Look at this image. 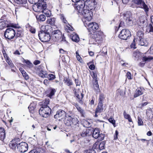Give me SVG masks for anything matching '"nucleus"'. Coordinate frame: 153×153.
<instances>
[{
	"mask_svg": "<svg viewBox=\"0 0 153 153\" xmlns=\"http://www.w3.org/2000/svg\"><path fill=\"white\" fill-rule=\"evenodd\" d=\"M123 115L124 118L127 119L129 122H132V120L129 114H127L125 111H124L123 112Z\"/></svg>",
	"mask_w": 153,
	"mask_h": 153,
	"instance_id": "4c0bfd02",
	"label": "nucleus"
},
{
	"mask_svg": "<svg viewBox=\"0 0 153 153\" xmlns=\"http://www.w3.org/2000/svg\"><path fill=\"white\" fill-rule=\"evenodd\" d=\"M136 4L139 5L141 8L144 9L146 11H148L147 6L145 4L143 0H132Z\"/></svg>",
	"mask_w": 153,
	"mask_h": 153,
	"instance_id": "ddd939ff",
	"label": "nucleus"
},
{
	"mask_svg": "<svg viewBox=\"0 0 153 153\" xmlns=\"http://www.w3.org/2000/svg\"><path fill=\"white\" fill-rule=\"evenodd\" d=\"M15 30L11 27L7 29L4 34L5 38L8 39H13L15 36Z\"/></svg>",
	"mask_w": 153,
	"mask_h": 153,
	"instance_id": "20e7f679",
	"label": "nucleus"
},
{
	"mask_svg": "<svg viewBox=\"0 0 153 153\" xmlns=\"http://www.w3.org/2000/svg\"><path fill=\"white\" fill-rule=\"evenodd\" d=\"M56 91V90L55 89L50 88L47 91V96L51 98L52 96L54 95Z\"/></svg>",
	"mask_w": 153,
	"mask_h": 153,
	"instance_id": "6ab92c4d",
	"label": "nucleus"
},
{
	"mask_svg": "<svg viewBox=\"0 0 153 153\" xmlns=\"http://www.w3.org/2000/svg\"><path fill=\"white\" fill-rule=\"evenodd\" d=\"M140 55V53L138 51H134L133 53V56L137 58H138Z\"/></svg>",
	"mask_w": 153,
	"mask_h": 153,
	"instance_id": "0e129e2a",
	"label": "nucleus"
},
{
	"mask_svg": "<svg viewBox=\"0 0 153 153\" xmlns=\"http://www.w3.org/2000/svg\"><path fill=\"white\" fill-rule=\"evenodd\" d=\"M66 116V113L64 111L60 109L58 110L56 114L54 115L55 119H59V121L61 120L62 119L65 118Z\"/></svg>",
	"mask_w": 153,
	"mask_h": 153,
	"instance_id": "9b49d317",
	"label": "nucleus"
},
{
	"mask_svg": "<svg viewBox=\"0 0 153 153\" xmlns=\"http://www.w3.org/2000/svg\"><path fill=\"white\" fill-rule=\"evenodd\" d=\"M95 0H87L85 2V5L86 4V6L85 8L87 9H89V10L91 11L94 9L95 8Z\"/></svg>",
	"mask_w": 153,
	"mask_h": 153,
	"instance_id": "f8f14e48",
	"label": "nucleus"
},
{
	"mask_svg": "<svg viewBox=\"0 0 153 153\" xmlns=\"http://www.w3.org/2000/svg\"><path fill=\"white\" fill-rule=\"evenodd\" d=\"M108 121L111 123L114 127H115V121L113 118H110L108 120Z\"/></svg>",
	"mask_w": 153,
	"mask_h": 153,
	"instance_id": "5fc2aeb1",
	"label": "nucleus"
},
{
	"mask_svg": "<svg viewBox=\"0 0 153 153\" xmlns=\"http://www.w3.org/2000/svg\"><path fill=\"white\" fill-rule=\"evenodd\" d=\"M78 111L82 115L84 114V111L78 105H76L75 106Z\"/></svg>",
	"mask_w": 153,
	"mask_h": 153,
	"instance_id": "de8ad7c7",
	"label": "nucleus"
},
{
	"mask_svg": "<svg viewBox=\"0 0 153 153\" xmlns=\"http://www.w3.org/2000/svg\"><path fill=\"white\" fill-rule=\"evenodd\" d=\"M99 148L100 150H102L104 149V144L103 143H100L99 145Z\"/></svg>",
	"mask_w": 153,
	"mask_h": 153,
	"instance_id": "338daca9",
	"label": "nucleus"
},
{
	"mask_svg": "<svg viewBox=\"0 0 153 153\" xmlns=\"http://www.w3.org/2000/svg\"><path fill=\"white\" fill-rule=\"evenodd\" d=\"M36 104L35 102L31 103L28 108L30 110H33L36 108Z\"/></svg>",
	"mask_w": 153,
	"mask_h": 153,
	"instance_id": "ea45409f",
	"label": "nucleus"
},
{
	"mask_svg": "<svg viewBox=\"0 0 153 153\" xmlns=\"http://www.w3.org/2000/svg\"><path fill=\"white\" fill-rule=\"evenodd\" d=\"M146 31L148 32H153V27L151 25H149L147 27Z\"/></svg>",
	"mask_w": 153,
	"mask_h": 153,
	"instance_id": "09e8293b",
	"label": "nucleus"
},
{
	"mask_svg": "<svg viewBox=\"0 0 153 153\" xmlns=\"http://www.w3.org/2000/svg\"><path fill=\"white\" fill-rule=\"evenodd\" d=\"M18 4H26L27 0H14Z\"/></svg>",
	"mask_w": 153,
	"mask_h": 153,
	"instance_id": "c03bdc74",
	"label": "nucleus"
},
{
	"mask_svg": "<svg viewBox=\"0 0 153 153\" xmlns=\"http://www.w3.org/2000/svg\"><path fill=\"white\" fill-rule=\"evenodd\" d=\"M59 16L62 22L65 24H67L68 23V22L66 20L64 15L60 13L59 15Z\"/></svg>",
	"mask_w": 153,
	"mask_h": 153,
	"instance_id": "58836bf2",
	"label": "nucleus"
},
{
	"mask_svg": "<svg viewBox=\"0 0 153 153\" xmlns=\"http://www.w3.org/2000/svg\"><path fill=\"white\" fill-rule=\"evenodd\" d=\"M51 112V109L49 107L45 108H40L39 110L40 115L44 117H48L50 115Z\"/></svg>",
	"mask_w": 153,
	"mask_h": 153,
	"instance_id": "39448f33",
	"label": "nucleus"
},
{
	"mask_svg": "<svg viewBox=\"0 0 153 153\" xmlns=\"http://www.w3.org/2000/svg\"><path fill=\"white\" fill-rule=\"evenodd\" d=\"M52 36L55 39V41H57L61 39L62 37V33L59 30H56L52 33Z\"/></svg>",
	"mask_w": 153,
	"mask_h": 153,
	"instance_id": "2eb2a0df",
	"label": "nucleus"
},
{
	"mask_svg": "<svg viewBox=\"0 0 153 153\" xmlns=\"http://www.w3.org/2000/svg\"><path fill=\"white\" fill-rule=\"evenodd\" d=\"M83 124L84 126L86 127H89L91 126V123L88 120H85Z\"/></svg>",
	"mask_w": 153,
	"mask_h": 153,
	"instance_id": "a18cd8bd",
	"label": "nucleus"
},
{
	"mask_svg": "<svg viewBox=\"0 0 153 153\" xmlns=\"http://www.w3.org/2000/svg\"><path fill=\"white\" fill-rule=\"evenodd\" d=\"M84 0L79 1L75 4V7L79 13H82L84 9H85Z\"/></svg>",
	"mask_w": 153,
	"mask_h": 153,
	"instance_id": "1a4fd4ad",
	"label": "nucleus"
},
{
	"mask_svg": "<svg viewBox=\"0 0 153 153\" xmlns=\"http://www.w3.org/2000/svg\"><path fill=\"white\" fill-rule=\"evenodd\" d=\"M74 91L77 100L79 102L81 103L82 99L83 97V94L79 90L76 91V89H74Z\"/></svg>",
	"mask_w": 153,
	"mask_h": 153,
	"instance_id": "dca6fc26",
	"label": "nucleus"
},
{
	"mask_svg": "<svg viewBox=\"0 0 153 153\" xmlns=\"http://www.w3.org/2000/svg\"><path fill=\"white\" fill-rule=\"evenodd\" d=\"M118 92L120 95L121 96H123L125 94V91H124L123 90H118Z\"/></svg>",
	"mask_w": 153,
	"mask_h": 153,
	"instance_id": "680f3d73",
	"label": "nucleus"
},
{
	"mask_svg": "<svg viewBox=\"0 0 153 153\" xmlns=\"http://www.w3.org/2000/svg\"><path fill=\"white\" fill-rule=\"evenodd\" d=\"M55 21V19L54 18H49L48 19L47 22L48 24L53 25H54Z\"/></svg>",
	"mask_w": 153,
	"mask_h": 153,
	"instance_id": "473e14b6",
	"label": "nucleus"
},
{
	"mask_svg": "<svg viewBox=\"0 0 153 153\" xmlns=\"http://www.w3.org/2000/svg\"><path fill=\"white\" fill-rule=\"evenodd\" d=\"M37 73L39 76L44 78L46 77L47 74L45 71H44L42 70H38Z\"/></svg>",
	"mask_w": 153,
	"mask_h": 153,
	"instance_id": "bb28decb",
	"label": "nucleus"
},
{
	"mask_svg": "<svg viewBox=\"0 0 153 153\" xmlns=\"http://www.w3.org/2000/svg\"><path fill=\"white\" fill-rule=\"evenodd\" d=\"M98 138L100 140H103L104 138V134L102 133H100V135Z\"/></svg>",
	"mask_w": 153,
	"mask_h": 153,
	"instance_id": "69168bd1",
	"label": "nucleus"
},
{
	"mask_svg": "<svg viewBox=\"0 0 153 153\" xmlns=\"http://www.w3.org/2000/svg\"><path fill=\"white\" fill-rule=\"evenodd\" d=\"M6 27L5 21L3 19H0V30Z\"/></svg>",
	"mask_w": 153,
	"mask_h": 153,
	"instance_id": "e433bc0d",
	"label": "nucleus"
},
{
	"mask_svg": "<svg viewBox=\"0 0 153 153\" xmlns=\"http://www.w3.org/2000/svg\"><path fill=\"white\" fill-rule=\"evenodd\" d=\"M70 37L72 40L74 42H77L79 41V38L78 36L75 33L71 34Z\"/></svg>",
	"mask_w": 153,
	"mask_h": 153,
	"instance_id": "4be33fe9",
	"label": "nucleus"
},
{
	"mask_svg": "<svg viewBox=\"0 0 153 153\" xmlns=\"http://www.w3.org/2000/svg\"><path fill=\"white\" fill-rule=\"evenodd\" d=\"M103 111L102 104L98 103L97 107L96 108L95 111L96 113H100Z\"/></svg>",
	"mask_w": 153,
	"mask_h": 153,
	"instance_id": "7c9ffc66",
	"label": "nucleus"
},
{
	"mask_svg": "<svg viewBox=\"0 0 153 153\" xmlns=\"http://www.w3.org/2000/svg\"><path fill=\"white\" fill-rule=\"evenodd\" d=\"M45 1H41L39 0V2L36 5V11L39 12H43L46 8V4Z\"/></svg>",
	"mask_w": 153,
	"mask_h": 153,
	"instance_id": "6e6552de",
	"label": "nucleus"
},
{
	"mask_svg": "<svg viewBox=\"0 0 153 153\" xmlns=\"http://www.w3.org/2000/svg\"><path fill=\"white\" fill-rule=\"evenodd\" d=\"M71 127L75 131H78L80 129V127L79 126V123H77L76 124L73 126Z\"/></svg>",
	"mask_w": 153,
	"mask_h": 153,
	"instance_id": "a19ab883",
	"label": "nucleus"
},
{
	"mask_svg": "<svg viewBox=\"0 0 153 153\" xmlns=\"http://www.w3.org/2000/svg\"><path fill=\"white\" fill-rule=\"evenodd\" d=\"M143 91L142 89L141 88H138L135 91L134 95V98H136L139 96L141 95L143 93Z\"/></svg>",
	"mask_w": 153,
	"mask_h": 153,
	"instance_id": "5701e85b",
	"label": "nucleus"
},
{
	"mask_svg": "<svg viewBox=\"0 0 153 153\" xmlns=\"http://www.w3.org/2000/svg\"><path fill=\"white\" fill-rule=\"evenodd\" d=\"M137 121L138 125L139 126L143 125V122L141 118L140 117H138L137 118Z\"/></svg>",
	"mask_w": 153,
	"mask_h": 153,
	"instance_id": "6e6d98bb",
	"label": "nucleus"
},
{
	"mask_svg": "<svg viewBox=\"0 0 153 153\" xmlns=\"http://www.w3.org/2000/svg\"><path fill=\"white\" fill-rule=\"evenodd\" d=\"M94 81V82L96 81H97V82H98L97 81V74L96 73H94V72H93V74L91 75Z\"/></svg>",
	"mask_w": 153,
	"mask_h": 153,
	"instance_id": "603ef678",
	"label": "nucleus"
},
{
	"mask_svg": "<svg viewBox=\"0 0 153 153\" xmlns=\"http://www.w3.org/2000/svg\"><path fill=\"white\" fill-rule=\"evenodd\" d=\"M102 32L97 31L93 33L91 36L95 41L100 43L102 39Z\"/></svg>",
	"mask_w": 153,
	"mask_h": 153,
	"instance_id": "9d476101",
	"label": "nucleus"
},
{
	"mask_svg": "<svg viewBox=\"0 0 153 153\" xmlns=\"http://www.w3.org/2000/svg\"><path fill=\"white\" fill-rule=\"evenodd\" d=\"M131 34L130 31L127 29H123L120 32L118 37L122 39L126 40L129 38Z\"/></svg>",
	"mask_w": 153,
	"mask_h": 153,
	"instance_id": "7ed1b4c3",
	"label": "nucleus"
},
{
	"mask_svg": "<svg viewBox=\"0 0 153 153\" xmlns=\"http://www.w3.org/2000/svg\"><path fill=\"white\" fill-rule=\"evenodd\" d=\"M6 61L11 68H13L14 67V65L12 63V61L11 60H10L9 58L7 59H6Z\"/></svg>",
	"mask_w": 153,
	"mask_h": 153,
	"instance_id": "3c124183",
	"label": "nucleus"
},
{
	"mask_svg": "<svg viewBox=\"0 0 153 153\" xmlns=\"http://www.w3.org/2000/svg\"><path fill=\"white\" fill-rule=\"evenodd\" d=\"M51 26L48 25H42L41 27L42 32L46 33H49V31H51Z\"/></svg>",
	"mask_w": 153,
	"mask_h": 153,
	"instance_id": "aec40b11",
	"label": "nucleus"
},
{
	"mask_svg": "<svg viewBox=\"0 0 153 153\" xmlns=\"http://www.w3.org/2000/svg\"><path fill=\"white\" fill-rule=\"evenodd\" d=\"M49 100H46L45 101L40 102V105L41 106V108H45L48 107V105L49 104Z\"/></svg>",
	"mask_w": 153,
	"mask_h": 153,
	"instance_id": "2f4dec72",
	"label": "nucleus"
},
{
	"mask_svg": "<svg viewBox=\"0 0 153 153\" xmlns=\"http://www.w3.org/2000/svg\"><path fill=\"white\" fill-rule=\"evenodd\" d=\"M65 24V30L66 32L70 33L74 30V28L69 23H67Z\"/></svg>",
	"mask_w": 153,
	"mask_h": 153,
	"instance_id": "a878e982",
	"label": "nucleus"
},
{
	"mask_svg": "<svg viewBox=\"0 0 153 153\" xmlns=\"http://www.w3.org/2000/svg\"><path fill=\"white\" fill-rule=\"evenodd\" d=\"M55 76L53 74H50L48 75V79L50 80L53 79L55 78Z\"/></svg>",
	"mask_w": 153,
	"mask_h": 153,
	"instance_id": "052dcab7",
	"label": "nucleus"
},
{
	"mask_svg": "<svg viewBox=\"0 0 153 153\" xmlns=\"http://www.w3.org/2000/svg\"><path fill=\"white\" fill-rule=\"evenodd\" d=\"M38 36L40 40L42 42H48L51 39L49 33H46L40 31L39 33Z\"/></svg>",
	"mask_w": 153,
	"mask_h": 153,
	"instance_id": "423d86ee",
	"label": "nucleus"
},
{
	"mask_svg": "<svg viewBox=\"0 0 153 153\" xmlns=\"http://www.w3.org/2000/svg\"><path fill=\"white\" fill-rule=\"evenodd\" d=\"M85 25L87 27L89 31L92 34V33H94L99 28V26L98 24L96 22L90 23L87 22L84 23Z\"/></svg>",
	"mask_w": 153,
	"mask_h": 153,
	"instance_id": "f03ea898",
	"label": "nucleus"
},
{
	"mask_svg": "<svg viewBox=\"0 0 153 153\" xmlns=\"http://www.w3.org/2000/svg\"><path fill=\"white\" fill-rule=\"evenodd\" d=\"M138 41V43L139 45L141 46H147L148 45V43L147 41L145 39H141L137 40Z\"/></svg>",
	"mask_w": 153,
	"mask_h": 153,
	"instance_id": "393cba45",
	"label": "nucleus"
},
{
	"mask_svg": "<svg viewBox=\"0 0 153 153\" xmlns=\"http://www.w3.org/2000/svg\"><path fill=\"white\" fill-rule=\"evenodd\" d=\"M143 33L142 31H139L137 33V40H139L140 39L142 38L143 36Z\"/></svg>",
	"mask_w": 153,
	"mask_h": 153,
	"instance_id": "f704fd0d",
	"label": "nucleus"
},
{
	"mask_svg": "<svg viewBox=\"0 0 153 153\" xmlns=\"http://www.w3.org/2000/svg\"><path fill=\"white\" fill-rule=\"evenodd\" d=\"M146 53L148 54L149 53L151 55L153 54V46H151L149 49Z\"/></svg>",
	"mask_w": 153,
	"mask_h": 153,
	"instance_id": "bf43d9fd",
	"label": "nucleus"
},
{
	"mask_svg": "<svg viewBox=\"0 0 153 153\" xmlns=\"http://www.w3.org/2000/svg\"><path fill=\"white\" fill-rule=\"evenodd\" d=\"M148 53H145V55L143 57L142 60L144 62H148L151 61L153 59V57L150 55H148Z\"/></svg>",
	"mask_w": 153,
	"mask_h": 153,
	"instance_id": "a211bd4d",
	"label": "nucleus"
},
{
	"mask_svg": "<svg viewBox=\"0 0 153 153\" xmlns=\"http://www.w3.org/2000/svg\"><path fill=\"white\" fill-rule=\"evenodd\" d=\"M137 41V39H134L133 40V41L131 45V48H136L135 47V40Z\"/></svg>",
	"mask_w": 153,
	"mask_h": 153,
	"instance_id": "e2e57ef3",
	"label": "nucleus"
},
{
	"mask_svg": "<svg viewBox=\"0 0 153 153\" xmlns=\"http://www.w3.org/2000/svg\"><path fill=\"white\" fill-rule=\"evenodd\" d=\"M23 62H25L27 66L29 68L32 67L33 65L29 61L24 59Z\"/></svg>",
	"mask_w": 153,
	"mask_h": 153,
	"instance_id": "79ce46f5",
	"label": "nucleus"
},
{
	"mask_svg": "<svg viewBox=\"0 0 153 153\" xmlns=\"http://www.w3.org/2000/svg\"><path fill=\"white\" fill-rule=\"evenodd\" d=\"M18 143H17L15 142V141L13 140L11 141L9 144V146L11 149L13 150H15L16 148L17 147Z\"/></svg>",
	"mask_w": 153,
	"mask_h": 153,
	"instance_id": "b1692460",
	"label": "nucleus"
},
{
	"mask_svg": "<svg viewBox=\"0 0 153 153\" xmlns=\"http://www.w3.org/2000/svg\"><path fill=\"white\" fill-rule=\"evenodd\" d=\"M73 118L71 116H69L68 117L66 124L68 126H71L72 125V121Z\"/></svg>",
	"mask_w": 153,
	"mask_h": 153,
	"instance_id": "72a5a7b5",
	"label": "nucleus"
},
{
	"mask_svg": "<svg viewBox=\"0 0 153 153\" xmlns=\"http://www.w3.org/2000/svg\"><path fill=\"white\" fill-rule=\"evenodd\" d=\"M36 18L39 22H43L46 19L45 16L44 15H40L36 16Z\"/></svg>",
	"mask_w": 153,
	"mask_h": 153,
	"instance_id": "c85d7f7f",
	"label": "nucleus"
},
{
	"mask_svg": "<svg viewBox=\"0 0 153 153\" xmlns=\"http://www.w3.org/2000/svg\"><path fill=\"white\" fill-rule=\"evenodd\" d=\"M104 96L103 94H101L100 95L99 99V103L101 104H102V101L104 99Z\"/></svg>",
	"mask_w": 153,
	"mask_h": 153,
	"instance_id": "49530a36",
	"label": "nucleus"
},
{
	"mask_svg": "<svg viewBox=\"0 0 153 153\" xmlns=\"http://www.w3.org/2000/svg\"><path fill=\"white\" fill-rule=\"evenodd\" d=\"M92 134L93 137L95 139L98 138L100 135L99 130L98 128H95L92 130Z\"/></svg>",
	"mask_w": 153,
	"mask_h": 153,
	"instance_id": "412c9836",
	"label": "nucleus"
},
{
	"mask_svg": "<svg viewBox=\"0 0 153 153\" xmlns=\"http://www.w3.org/2000/svg\"><path fill=\"white\" fill-rule=\"evenodd\" d=\"M0 134L4 136V139L5 138L6 134L5 133L4 129V128L0 127Z\"/></svg>",
	"mask_w": 153,
	"mask_h": 153,
	"instance_id": "8fccbe9b",
	"label": "nucleus"
},
{
	"mask_svg": "<svg viewBox=\"0 0 153 153\" xmlns=\"http://www.w3.org/2000/svg\"><path fill=\"white\" fill-rule=\"evenodd\" d=\"M124 18L126 22H129L134 20L132 15L129 11H127L124 13Z\"/></svg>",
	"mask_w": 153,
	"mask_h": 153,
	"instance_id": "4468645a",
	"label": "nucleus"
},
{
	"mask_svg": "<svg viewBox=\"0 0 153 153\" xmlns=\"http://www.w3.org/2000/svg\"><path fill=\"white\" fill-rule=\"evenodd\" d=\"M90 63H88V65H89V69L91 70H93L95 68V66L93 64H91L90 65H89Z\"/></svg>",
	"mask_w": 153,
	"mask_h": 153,
	"instance_id": "774afa93",
	"label": "nucleus"
},
{
	"mask_svg": "<svg viewBox=\"0 0 153 153\" xmlns=\"http://www.w3.org/2000/svg\"><path fill=\"white\" fill-rule=\"evenodd\" d=\"M17 151L21 153H25L28 149V146L27 144L24 142H22L18 143L17 147Z\"/></svg>",
	"mask_w": 153,
	"mask_h": 153,
	"instance_id": "0eeeda50",
	"label": "nucleus"
},
{
	"mask_svg": "<svg viewBox=\"0 0 153 153\" xmlns=\"http://www.w3.org/2000/svg\"><path fill=\"white\" fill-rule=\"evenodd\" d=\"M63 81L64 83L68 86H70L73 84L72 80L68 78H64Z\"/></svg>",
	"mask_w": 153,
	"mask_h": 153,
	"instance_id": "c756f323",
	"label": "nucleus"
},
{
	"mask_svg": "<svg viewBox=\"0 0 153 153\" xmlns=\"http://www.w3.org/2000/svg\"><path fill=\"white\" fill-rule=\"evenodd\" d=\"M84 153H96V152L94 149H90L85 150Z\"/></svg>",
	"mask_w": 153,
	"mask_h": 153,
	"instance_id": "864d4df0",
	"label": "nucleus"
},
{
	"mask_svg": "<svg viewBox=\"0 0 153 153\" xmlns=\"http://www.w3.org/2000/svg\"><path fill=\"white\" fill-rule=\"evenodd\" d=\"M92 134V130L89 129H86L83 130L79 136L82 137H85L89 136Z\"/></svg>",
	"mask_w": 153,
	"mask_h": 153,
	"instance_id": "f3484780",
	"label": "nucleus"
},
{
	"mask_svg": "<svg viewBox=\"0 0 153 153\" xmlns=\"http://www.w3.org/2000/svg\"><path fill=\"white\" fill-rule=\"evenodd\" d=\"M28 1L32 4H34L36 5V4H37L39 2V0H28Z\"/></svg>",
	"mask_w": 153,
	"mask_h": 153,
	"instance_id": "13d9d810",
	"label": "nucleus"
},
{
	"mask_svg": "<svg viewBox=\"0 0 153 153\" xmlns=\"http://www.w3.org/2000/svg\"><path fill=\"white\" fill-rule=\"evenodd\" d=\"M26 27L32 33H35L36 30L35 29L30 26L29 24L27 25Z\"/></svg>",
	"mask_w": 153,
	"mask_h": 153,
	"instance_id": "c9c22d12",
	"label": "nucleus"
},
{
	"mask_svg": "<svg viewBox=\"0 0 153 153\" xmlns=\"http://www.w3.org/2000/svg\"><path fill=\"white\" fill-rule=\"evenodd\" d=\"M92 82L95 91L97 92H99L100 91V88L98 82H97V81L94 82V81H93Z\"/></svg>",
	"mask_w": 153,
	"mask_h": 153,
	"instance_id": "cd10ccee",
	"label": "nucleus"
},
{
	"mask_svg": "<svg viewBox=\"0 0 153 153\" xmlns=\"http://www.w3.org/2000/svg\"><path fill=\"white\" fill-rule=\"evenodd\" d=\"M83 16L82 21L84 23L89 22L92 18L93 12L89 9H84L81 13Z\"/></svg>",
	"mask_w": 153,
	"mask_h": 153,
	"instance_id": "f257e3e1",
	"label": "nucleus"
},
{
	"mask_svg": "<svg viewBox=\"0 0 153 153\" xmlns=\"http://www.w3.org/2000/svg\"><path fill=\"white\" fill-rule=\"evenodd\" d=\"M42 13L45 14L47 17H50L51 15V12L50 10L46 9L44 10Z\"/></svg>",
	"mask_w": 153,
	"mask_h": 153,
	"instance_id": "37998d69",
	"label": "nucleus"
},
{
	"mask_svg": "<svg viewBox=\"0 0 153 153\" xmlns=\"http://www.w3.org/2000/svg\"><path fill=\"white\" fill-rule=\"evenodd\" d=\"M79 123V121L77 118H73V119H72V126L76 123Z\"/></svg>",
	"mask_w": 153,
	"mask_h": 153,
	"instance_id": "4d7b16f0",
	"label": "nucleus"
}]
</instances>
